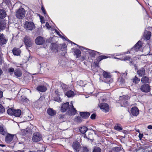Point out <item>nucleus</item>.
<instances>
[{"instance_id": "c85d7f7f", "label": "nucleus", "mask_w": 152, "mask_h": 152, "mask_svg": "<svg viewBox=\"0 0 152 152\" xmlns=\"http://www.w3.org/2000/svg\"><path fill=\"white\" fill-rule=\"evenodd\" d=\"M47 112L49 115L52 116L56 114L55 111L51 108L48 109L47 110Z\"/></svg>"}, {"instance_id": "0e129e2a", "label": "nucleus", "mask_w": 152, "mask_h": 152, "mask_svg": "<svg viewBox=\"0 0 152 152\" xmlns=\"http://www.w3.org/2000/svg\"><path fill=\"white\" fill-rule=\"evenodd\" d=\"M148 128L149 129H152V126L151 125H149L148 126Z\"/></svg>"}, {"instance_id": "8fccbe9b", "label": "nucleus", "mask_w": 152, "mask_h": 152, "mask_svg": "<svg viewBox=\"0 0 152 152\" xmlns=\"http://www.w3.org/2000/svg\"><path fill=\"white\" fill-rule=\"evenodd\" d=\"M61 38H62L63 39H64L65 40L68 41L69 42H72L69 40L66 37H64L62 36V37H61Z\"/></svg>"}, {"instance_id": "9d476101", "label": "nucleus", "mask_w": 152, "mask_h": 152, "mask_svg": "<svg viewBox=\"0 0 152 152\" xmlns=\"http://www.w3.org/2000/svg\"><path fill=\"white\" fill-rule=\"evenodd\" d=\"M100 109L105 112H107L109 110V107L107 103H101L99 105Z\"/></svg>"}, {"instance_id": "1a4fd4ad", "label": "nucleus", "mask_w": 152, "mask_h": 152, "mask_svg": "<svg viewBox=\"0 0 152 152\" xmlns=\"http://www.w3.org/2000/svg\"><path fill=\"white\" fill-rule=\"evenodd\" d=\"M35 41L36 44L41 45L44 44L45 40L43 37L41 36H38L36 38Z\"/></svg>"}, {"instance_id": "6e6552de", "label": "nucleus", "mask_w": 152, "mask_h": 152, "mask_svg": "<svg viewBox=\"0 0 152 152\" xmlns=\"http://www.w3.org/2000/svg\"><path fill=\"white\" fill-rule=\"evenodd\" d=\"M140 89L142 92L148 93L150 91L151 88L149 84H143L141 86Z\"/></svg>"}, {"instance_id": "bb28decb", "label": "nucleus", "mask_w": 152, "mask_h": 152, "mask_svg": "<svg viewBox=\"0 0 152 152\" xmlns=\"http://www.w3.org/2000/svg\"><path fill=\"white\" fill-rule=\"evenodd\" d=\"M86 50H88L89 54L92 57H94L96 55V53H99V52L94 50H90L88 49H86Z\"/></svg>"}, {"instance_id": "c03bdc74", "label": "nucleus", "mask_w": 152, "mask_h": 152, "mask_svg": "<svg viewBox=\"0 0 152 152\" xmlns=\"http://www.w3.org/2000/svg\"><path fill=\"white\" fill-rule=\"evenodd\" d=\"M108 58V57L105 56H99V61H101L102 60L106 59Z\"/></svg>"}, {"instance_id": "58836bf2", "label": "nucleus", "mask_w": 152, "mask_h": 152, "mask_svg": "<svg viewBox=\"0 0 152 152\" xmlns=\"http://www.w3.org/2000/svg\"><path fill=\"white\" fill-rule=\"evenodd\" d=\"M75 121L78 123H80L82 121L83 119L81 117L77 116L75 118Z\"/></svg>"}, {"instance_id": "052dcab7", "label": "nucleus", "mask_w": 152, "mask_h": 152, "mask_svg": "<svg viewBox=\"0 0 152 152\" xmlns=\"http://www.w3.org/2000/svg\"><path fill=\"white\" fill-rule=\"evenodd\" d=\"M127 74V71H126L125 73H124L122 74V76L125 77Z\"/></svg>"}, {"instance_id": "dca6fc26", "label": "nucleus", "mask_w": 152, "mask_h": 152, "mask_svg": "<svg viewBox=\"0 0 152 152\" xmlns=\"http://www.w3.org/2000/svg\"><path fill=\"white\" fill-rule=\"evenodd\" d=\"M0 133L4 135H6L8 134L6 129L3 126H0Z\"/></svg>"}, {"instance_id": "a878e982", "label": "nucleus", "mask_w": 152, "mask_h": 152, "mask_svg": "<svg viewBox=\"0 0 152 152\" xmlns=\"http://www.w3.org/2000/svg\"><path fill=\"white\" fill-rule=\"evenodd\" d=\"M6 16L5 11L3 9L0 10V18L3 19Z\"/></svg>"}, {"instance_id": "4468645a", "label": "nucleus", "mask_w": 152, "mask_h": 152, "mask_svg": "<svg viewBox=\"0 0 152 152\" xmlns=\"http://www.w3.org/2000/svg\"><path fill=\"white\" fill-rule=\"evenodd\" d=\"M7 40L5 38L3 34L0 35V44L1 45H3L6 44Z\"/></svg>"}, {"instance_id": "a19ab883", "label": "nucleus", "mask_w": 152, "mask_h": 152, "mask_svg": "<svg viewBox=\"0 0 152 152\" xmlns=\"http://www.w3.org/2000/svg\"><path fill=\"white\" fill-rule=\"evenodd\" d=\"M121 150V148L119 147H115L113 148V151L115 152L119 151Z\"/></svg>"}, {"instance_id": "f8f14e48", "label": "nucleus", "mask_w": 152, "mask_h": 152, "mask_svg": "<svg viewBox=\"0 0 152 152\" xmlns=\"http://www.w3.org/2000/svg\"><path fill=\"white\" fill-rule=\"evenodd\" d=\"M5 137V141L7 143H10L13 140L14 135L10 134H7Z\"/></svg>"}, {"instance_id": "2eb2a0df", "label": "nucleus", "mask_w": 152, "mask_h": 152, "mask_svg": "<svg viewBox=\"0 0 152 152\" xmlns=\"http://www.w3.org/2000/svg\"><path fill=\"white\" fill-rule=\"evenodd\" d=\"M37 90L39 91L43 92H45L47 90V88L45 86L40 85L37 87Z\"/></svg>"}, {"instance_id": "ddd939ff", "label": "nucleus", "mask_w": 152, "mask_h": 152, "mask_svg": "<svg viewBox=\"0 0 152 152\" xmlns=\"http://www.w3.org/2000/svg\"><path fill=\"white\" fill-rule=\"evenodd\" d=\"M131 111V113L133 115L137 116L139 114V110L136 107H132Z\"/></svg>"}, {"instance_id": "f704fd0d", "label": "nucleus", "mask_w": 152, "mask_h": 152, "mask_svg": "<svg viewBox=\"0 0 152 152\" xmlns=\"http://www.w3.org/2000/svg\"><path fill=\"white\" fill-rule=\"evenodd\" d=\"M15 70L12 67H10L8 70V72L10 73L11 75H12L14 73H15Z\"/></svg>"}, {"instance_id": "e2e57ef3", "label": "nucleus", "mask_w": 152, "mask_h": 152, "mask_svg": "<svg viewBox=\"0 0 152 152\" xmlns=\"http://www.w3.org/2000/svg\"><path fill=\"white\" fill-rule=\"evenodd\" d=\"M2 63V60L1 59V54L0 53V65H1V64Z\"/></svg>"}, {"instance_id": "ea45409f", "label": "nucleus", "mask_w": 152, "mask_h": 152, "mask_svg": "<svg viewBox=\"0 0 152 152\" xmlns=\"http://www.w3.org/2000/svg\"><path fill=\"white\" fill-rule=\"evenodd\" d=\"M101 149L97 147H95L93 149V152H101Z\"/></svg>"}, {"instance_id": "de8ad7c7", "label": "nucleus", "mask_w": 152, "mask_h": 152, "mask_svg": "<svg viewBox=\"0 0 152 152\" xmlns=\"http://www.w3.org/2000/svg\"><path fill=\"white\" fill-rule=\"evenodd\" d=\"M122 103H123L124 104V107H126L128 105V101H124L121 102Z\"/></svg>"}, {"instance_id": "a211bd4d", "label": "nucleus", "mask_w": 152, "mask_h": 152, "mask_svg": "<svg viewBox=\"0 0 152 152\" xmlns=\"http://www.w3.org/2000/svg\"><path fill=\"white\" fill-rule=\"evenodd\" d=\"M137 73L140 76H142L145 75V70L144 68H142L137 71Z\"/></svg>"}, {"instance_id": "e433bc0d", "label": "nucleus", "mask_w": 152, "mask_h": 152, "mask_svg": "<svg viewBox=\"0 0 152 152\" xmlns=\"http://www.w3.org/2000/svg\"><path fill=\"white\" fill-rule=\"evenodd\" d=\"M120 125L118 124L116 125L114 127V129L118 131H121L122 130V127L120 126Z\"/></svg>"}, {"instance_id": "c9c22d12", "label": "nucleus", "mask_w": 152, "mask_h": 152, "mask_svg": "<svg viewBox=\"0 0 152 152\" xmlns=\"http://www.w3.org/2000/svg\"><path fill=\"white\" fill-rule=\"evenodd\" d=\"M77 85H79L80 86L83 87L84 86L85 84L84 82L81 80H79L77 82Z\"/></svg>"}, {"instance_id": "c756f323", "label": "nucleus", "mask_w": 152, "mask_h": 152, "mask_svg": "<svg viewBox=\"0 0 152 152\" xmlns=\"http://www.w3.org/2000/svg\"><path fill=\"white\" fill-rule=\"evenodd\" d=\"M15 75L18 77H20L22 74L21 72L18 69H16L15 71Z\"/></svg>"}, {"instance_id": "bf43d9fd", "label": "nucleus", "mask_w": 152, "mask_h": 152, "mask_svg": "<svg viewBox=\"0 0 152 152\" xmlns=\"http://www.w3.org/2000/svg\"><path fill=\"white\" fill-rule=\"evenodd\" d=\"M131 52H133V51H131V50H130V51H129V50H128L126 52L124 53V54H128V53H131Z\"/></svg>"}, {"instance_id": "423d86ee", "label": "nucleus", "mask_w": 152, "mask_h": 152, "mask_svg": "<svg viewBox=\"0 0 152 152\" xmlns=\"http://www.w3.org/2000/svg\"><path fill=\"white\" fill-rule=\"evenodd\" d=\"M42 139V136L38 132H36L33 134L32 140L35 142L40 141Z\"/></svg>"}, {"instance_id": "f257e3e1", "label": "nucleus", "mask_w": 152, "mask_h": 152, "mask_svg": "<svg viewBox=\"0 0 152 152\" xmlns=\"http://www.w3.org/2000/svg\"><path fill=\"white\" fill-rule=\"evenodd\" d=\"M71 105H69V103L67 102L62 104L61 108L62 112L67 111L69 114L70 115H75L76 113L77 110L73 107L72 102L71 103Z\"/></svg>"}, {"instance_id": "79ce46f5", "label": "nucleus", "mask_w": 152, "mask_h": 152, "mask_svg": "<svg viewBox=\"0 0 152 152\" xmlns=\"http://www.w3.org/2000/svg\"><path fill=\"white\" fill-rule=\"evenodd\" d=\"M83 152H89V150L88 148L85 146H83L81 147Z\"/></svg>"}, {"instance_id": "37998d69", "label": "nucleus", "mask_w": 152, "mask_h": 152, "mask_svg": "<svg viewBox=\"0 0 152 152\" xmlns=\"http://www.w3.org/2000/svg\"><path fill=\"white\" fill-rule=\"evenodd\" d=\"M5 111L4 107L0 104V113H2Z\"/></svg>"}, {"instance_id": "473e14b6", "label": "nucleus", "mask_w": 152, "mask_h": 152, "mask_svg": "<svg viewBox=\"0 0 152 152\" xmlns=\"http://www.w3.org/2000/svg\"><path fill=\"white\" fill-rule=\"evenodd\" d=\"M75 54L76 55L77 58H79L80 56L81 52L78 49H76L74 51Z\"/></svg>"}, {"instance_id": "864d4df0", "label": "nucleus", "mask_w": 152, "mask_h": 152, "mask_svg": "<svg viewBox=\"0 0 152 152\" xmlns=\"http://www.w3.org/2000/svg\"><path fill=\"white\" fill-rule=\"evenodd\" d=\"M130 57L129 56H126L124 58V59L123 60L126 61L129 60L130 59Z\"/></svg>"}, {"instance_id": "cd10ccee", "label": "nucleus", "mask_w": 152, "mask_h": 152, "mask_svg": "<svg viewBox=\"0 0 152 152\" xmlns=\"http://www.w3.org/2000/svg\"><path fill=\"white\" fill-rule=\"evenodd\" d=\"M12 52L15 55L18 56L20 55V51L18 48H14L12 50Z\"/></svg>"}, {"instance_id": "b1692460", "label": "nucleus", "mask_w": 152, "mask_h": 152, "mask_svg": "<svg viewBox=\"0 0 152 152\" xmlns=\"http://www.w3.org/2000/svg\"><path fill=\"white\" fill-rule=\"evenodd\" d=\"M65 95L68 97H71L74 96L75 95L74 92L72 91H69L65 93Z\"/></svg>"}, {"instance_id": "7c9ffc66", "label": "nucleus", "mask_w": 152, "mask_h": 152, "mask_svg": "<svg viewBox=\"0 0 152 152\" xmlns=\"http://www.w3.org/2000/svg\"><path fill=\"white\" fill-rule=\"evenodd\" d=\"M14 110L12 108H9L7 110V113L9 115H13Z\"/></svg>"}, {"instance_id": "338daca9", "label": "nucleus", "mask_w": 152, "mask_h": 152, "mask_svg": "<svg viewBox=\"0 0 152 152\" xmlns=\"http://www.w3.org/2000/svg\"><path fill=\"white\" fill-rule=\"evenodd\" d=\"M3 73V71H2V70L0 69V76L1 75V74H2Z\"/></svg>"}, {"instance_id": "f3484780", "label": "nucleus", "mask_w": 152, "mask_h": 152, "mask_svg": "<svg viewBox=\"0 0 152 152\" xmlns=\"http://www.w3.org/2000/svg\"><path fill=\"white\" fill-rule=\"evenodd\" d=\"M151 35V32L148 31H145L144 34V39L146 40H148L150 38Z\"/></svg>"}, {"instance_id": "4be33fe9", "label": "nucleus", "mask_w": 152, "mask_h": 152, "mask_svg": "<svg viewBox=\"0 0 152 152\" xmlns=\"http://www.w3.org/2000/svg\"><path fill=\"white\" fill-rule=\"evenodd\" d=\"M80 132L83 134H86V132L88 130V128L85 126L80 127L79 128Z\"/></svg>"}, {"instance_id": "0eeeda50", "label": "nucleus", "mask_w": 152, "mask_h": 152, "mask_svg": "<svg viewBox=\"0 0 152 152\" xmlns=\"http://www.w3.org/2000/svg\"><path fill=\"white\" fill-rule=\"evenodd\" d=\"M24 27L27 30L31 31L35 28V26L33 22L26 21L24 25Z\"/></svg>"}, {"instance_id": "72a5a7b5", "label": "nucleus", "mask_w": 152, "mask_h": 152, "mask_svg": "<svg viewBox=\"0 0 152 152\" xmlns=\"http://www.w3.org/2000/svg\"><path fill=\"white\" fill-rule=\"evenodd\" d=\"M133 82L135 84L138 83L140 80V79L138 78L136 76L133 78Z\"/></svg>"}, {"instance_id": "69168bd1", "label": "nucleus", "mask_w": 152, "mask_h": 152, "mask_svg": "<svg viewBox=\"0 0 152 152\" xmlns=\"http://www.w3.org/2000/svg\"><path fill=\"white\" fill-rule=\"evenodd\" d=\"M55 93L57 95H58V90H57L55 91Z\"/></svg>"}, {"instance_id": "f03ea898", "label": "nucleus", "mask_w": 152, "mask_h": 152, "mask_svg": "<svg viewBox=\"0 0 152 152\" xmlns=\"http://www.w3.org/2000/svg\"><path fill=\"white\" fill-rule=\"evenodd\" d=\"M25 11L24 9L20 8L16 12V16L19 19H22L25 16Z\"/></svg>"}, {"instance_id": "49530a36", "label": "nucleus", "mask_w": 152, "mask_h": 152, "mask_svg": "<svg viewBox=\"0 0 152 152\" xmlns=\"http://www.w3.org/2000/svg\"><path fill=\"white\" fill-rule=\"evenodd\" d=\"M3 2L5 3L7 5H10L11 4V2L10 0H3Z\"/></svg>"}, {"instance_id": "13d9d810", "label": "nucleus", "mask_w": 152, "mask_h": 152, "mask_svg": "<svg viewBox=\"0 0 152 152\" xmlns=\"http://www.w3.org/2000/svg\"><path fill=\"white\" fill-rule=\"evenodd\" d=\"M71 43H72L73 44H74L75 45H77L80 48V49L81 50H82V49L81 48H83V49H84V48L83 47H81L80 46H79L78 45L76 44H75V43H74V42H71Z\"/></svg>"}, {"instance_id": "5fc2aeb1", "label": "nucleus", "mask_w": 152, "mask_h": 152, "mask_svg": "<svg viewBox=\"0 0 152 152\" xmlns=\"http://www.w3.org/2000/svg\"><path fill=\"white\" fill-rule=\"evenodd\" d=\"M143 134H140V133L139 135V137L140 139H141V138L143 137Z\"/></svg>"}, {"instance_id": "5701e85b", "label": "nucleus", "mask_w": 152, "mask_h": 152, "mask_svg": "<svg viewBox=\"0 0 152 152\" xmlns=\"http://www.w3.org/2000/svg\"><path fill=\"white\" fill-rule=\"evenodd\" d=\"M149 79L146 76H143L141 79V81L143 83H149Z\"/></svg>"}, {"instance_id": "393cba45", "label": "nucleus", "mask_w": 152, "mask_h": 152, "mask_svg": "<svg viewBox=\"0 0 152 152\" xmlns=\"http://www.w3.org/2000/svg\"><path fill=\"white\" fill-rule=\"evenodd\" d=\"M14 112L13 115L17 117H19L21 113V111L19 109L14 110Z\"/></svg>"}, {"instance_id": "09e8293b", "label": "nucleus", "mask_w": 152, "mask_h": 152, "mask_svg": "<svg viewBox=\"0 0 152 152\" xmlns=\"http://www.w3.org/2000/svg\"><path fill=\"white\" fill-rule=\"evenodd\" d=\"M96 114L94 113L92 114L91 116V118L92 119L94 120L96 118Z\"/></svg>"}, {"instance_id": "4d7b16f0", "label": "nucleus", "mask_w": 152, "mask_h": 152, "mask_svg": "<svg viewBox=\"0 0 152 152\" xmlns=\"http://www.w3.org/2000/svg\"><path fill=\"white\" fill-rule=\"evenodd\" d=\"M55 31L57 33V34L60 37H62V36H61V35L60 34L59 32L57 30H55Z\"/></svg>"}, {"instance_id": "3c124183", "label": "nucleus", "mask_w": 152, "mask_h": 152, "mask_svg": "<svg viewBox=\"0 0 152 152\" xmlns=\"http://www.w3.org/2000/svg\"><path fill=\"white\" fill-rule=\"evenodd\" d=\"M129 64L130 66L134 65V67H136V65L134 64L133 61H130L129 62Z\"/></svg>"}, {"instance_id": "a18cd8bd", "label": "nucleus", "mask_w": 152, "mask_h": 152, "mask_svg": "<svg viewBox=\"0 0 152 152\" xmlns=\"http://www.w3.org/2000/svg\"><path fill=\"white\" fill-rule=\"evenodd\" d=\"M54 100L55 101L58 102H61V99L59 97H57L54 98Z\"/></svg>"}, {"instance_id": "680f3d73", "label": "nucleus", "mask_w": 152, "mask_h": 152, "mask_svg": "<svg viewBox=\"0 0 152 152\" xmlns=\"http://www.w3.org/2000/svg\"><path fill=\"white\" fill-rule=\"evenodd\" d=\"M3 94V92L1 91H0V98H1L2 97Z\"/></svg>"}, {"instance_id": "774afa93", "label": "nucleus", "mask_w": 152, "mask_h": 152, "mask_svg": "<svg viewBox=\"0 0 152 152\" xmlns=\"http://www.w3.org/2000/svg\"><path fill=\"white\" fill-rule=\"evenodd\" d=\"M36 152H43V151H42V150H39L38 151H37Z\"/></svg>"}, {"instance_id": "412c9836", "label": "nucleus", "mask_w": 152, "mask_h": 152, "mask_svg": "<svg viewBox=\"0 0 152 152\" xmlns=\"http://www.w3.org/2000/svg\"><path fill=\"white\" fill-rule=\"evenodd\" d=\"M83 137L85 138H87L88 140H91V138L92 137V134L91 133L88 132L86 134H84Z\"/></svg>"}, {"instance_id": "603ef678", "label": "nucleus", "mask_w": 152, "mask_h": 152, "mask_svg": "<svg viewBox=\"0 0 152 152\" xmlns=\"http://www.w3.org/2000/svg\"><path fill=\"white\" fill-rule=\"evenodd\" d=\"M42 12H43V13L44 14V15H45L46 14V12L45 11V9H44V8L42 7Z\"/></svg>"}, {"instance_id": "7ed1b4c3", "label": "nucleus", "mask_w": 152, "mask_h": 152, "mask_svg": "<svg viewBox=\"0 0 152 152\" xmlns=\"http://www.w3.org/2000/svg\"><path fill=\"white\" fill-rule=\"evenodd\" d=\"M102 75L104 77L103 80L105 83H109L112 81L113 80L111 78V75L110 73L104 71Z\"/></svg>"}, {"instance_id": "6ab92c4d", "label": "nucleus", "mask_w": 152, "mask_h": 152, "mask_svg": "<svg viewBox=\"0 0 152 152\" xmlns=\"http://www.w3.org/2000/svg\"><path fill=\"white\" fill-rule=\"evenodd\" d=\"M80 115L83 118H86L89 116L90 113L88 112H80Z\"/></svg>"}, {"instance_id": "aec40b11", "label": "nucleus", "mask_w": 152, "mask_h": 152, "mask_svg": "<svg viewBox=\"0 0 152 152\" xmlns=\"http://www.w3.org/2000/svg\"><path fill=\"white\" fill-rule=\"evenodd\" d=\"M6 27V24L5 21L3 20H0V30L4 29Z\"/></svg>"}, {"instance_id": "9b49d317", "label": "nucleus", "mask_w": 152, "mask_h": 152, "mask_svg": "<svg viewBox=\"0 0 152 152\" xmlns=\"http://www.w3.org/2000/svg\"><path fill=\"white\" fill-rule=\"evenodd\" d=\"M72 147L76 152H79L80 149V145L78 142H74L72 144Z\"/></svg>"}, {"instance_id": "2f4dec72", "label": "nucleus", "mask_w": 152, "mask_h": 152, "mask_svg": "<svg viewBox=\"0 0 152 152\" xmlns=\"http://www.w3.org/2000/svg\"><path fill=\"white\" fill-rule=\"evenodd\" d=\"M129 99V96H120V99L121 100V102L126 101Z\"/></svg>"}, {"instance_id": "4c0bfd02", "label": "nucleus", "mask_w": 152, "mask_h": 152, "mask_svg": "<svg viewBox=\"0 0 152 152\" xmlns=\"http://www.w3.org/2000/svg\"><path fill=\"white\" fill-rule=\"evenodd\" d=\"M124 83V80L122 78H121L118 79L117 83L119 84V85H121Z\"/></svg>"}, {"instance_id": "39448f33", "label": "nucleus", "mask_w": 152, "mask_h": 152, "mask_svg": "<svg viewBox=\"0 0 152 152\" xmlns=\"http://www.w3.org/2000/svg\"><path fill=\"white\" fill-rule=\"evenodd\" d=\"M142 45V44L141 42L140 41H139L134 46L131 48V51H133V52H131V53H134L135 52L140 50Z\"/></svg>"}, {"instance_id": "6e6d98bb", "label": "nucleus", "mask_w": 152, "mask_h": 152, "mask_svg": "<svg viewBox=\"0 0 152 152\" xmlns=\"http://www.w3.org/2000/svg\"><path fill=\"white\" fill-rule=\"evenodd\" d=\"M46 26L47 27V28L48 29L50 28V26L48 23L47 22L45 24Z\"/></svg>"}, {"instance_id": "20e7f679", "label": "nucleus", "mask_w": 152, "mask_h": 152, "mask_svg": "<svg viewBox=\"0 0 152 152\" xmlns=\"http://www.w3.org/2000/svg\"><path fill=\"white\" fill-rule=\"evenodd\" d=\"M24 42L27 47H31L33 44V41L29 37L25 36L24 39Z\"/></svg>"}]
</instances>
